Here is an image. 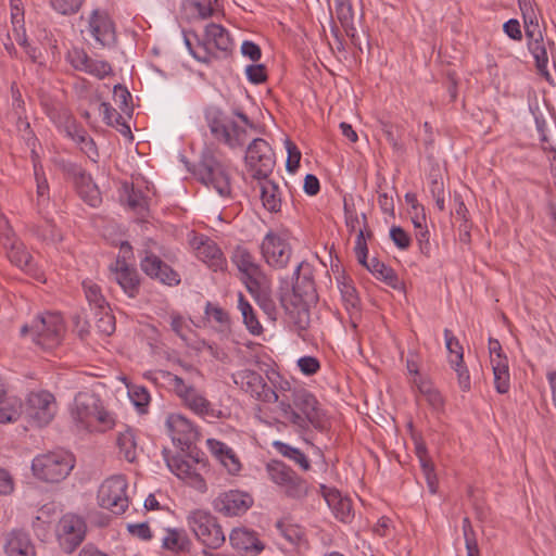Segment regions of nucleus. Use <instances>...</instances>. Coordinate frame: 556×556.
I'll return each instance as SVG.
<instances>
[{
  "mask_svg": "<svg viewBox=\"0 0 556 556\" xmlns=\"http://www.w3.org/2000/svg\"><path fill=\"white\" fill-rule=\"evenodd\" d=\"M276 413L285 424L304 432L314 427L325 431L328 419L317 399L303 388H292L288 381L279 387Z\"/></svg>",
  "mask_w": 556,
  "mask_h": 556,
  "instance_id": "obj_1",
  "label": "nucleus"
},
{
  "mask_svg": "<svg viewBox=\"0 0 556 556\" xmlns=\"http://www.w3.org/2000/svg\"><path fill=\"white\" fill-rule=\"evenodd\" d=\"M204 116L214 139L232 150L245 144L248 128L254 127L248 115L239 110L233 111L237 119L215 106L207 108Z\"/></svg>",
  "mask_w": 556,
  "mask_h": 556,
  "instance_id": "obj_2",
  "label": "nucleus"
},
{
  "mask_svg": "<svg viewBox=\"0 0 556 556\" xmlns=\"http://www.w3.org/2000/svg\"><path fill=\"white\" fill-rule=\"evenodd\" d=\"M65 324L59 313L46 312L38 314L30 324L22 326V337H29L31 342L42 350H52L62 342Z\"/></svg>",
  "mask_w": 556,
  "mask_h": 556,
  "instance_id": "obj_3",
  "label": "nucleus"
},
{
  "mask_svg": "<svg viewBox=\"0 0 556 556\" xmlns=\"http://www.w3.org/2000/svg\"><path fill=\"white\" fill-rule=\"evenodd\" d=\"M198 179L224 199L232 198L230 175L227 166L212 149H205L197 165Z\"/></svg>",
  "mask_w": 556,
  "mask_h": 556,
  "instance_id": "obj_4",
  "label": "nucleus"
},
{
  "mask_svg": "<svg viewBox=\"0 0 556 556\" xmlns=\"http://www.w3.org/2000/svg\"><path fill=\"white\" fill-rule=\"evenodd\" d=\"M163 376L176 395L186 407L203 419H219L223 414L192 384H188L181 377L165 371Z\"/></svg>",
  "mask_w": 556,
  "mask_h": 556,
  "instance_id": "obj_5",
  "label": "nucleus"
},
{
  "mask_svg": "<svg viewBox=\"0 0 556 556\" xmlns=\"http://www.w3.org/2000/svg\"><path fill=\"white\" fill-rule=\"evenodd\" d=\"M0 240L1 244L7 250L9 261L13 265L35 279L43 280V271L34 262L24 242L16 237L8 220L4 218L0 219Z\"/></svg>",
  "mask_w": 556,
  "mask_h": 556,
  "instance_id": "obj_6",
  "label": "nucleus"
},
{
  "mask_svg": "<svg viewBox=\"0 0 556 556\" xmlns=\"http://www.w3.org/2000/svg\"><path fill=\"white\" fill-rule=\"evenodd\" d=\"M74 468V457L63 450L36 456L31 462L34 476L48 483L64 480Z\"/></svg>",
  "mask_w": 556,
  "mask_h": 556,
  "instance_id": "obj_7",
  "label": "nucleus"
},
{
  "mask_svg": "<svg viewBox=\"0 0 556 556\" xmlns=\"http://www.w3.org/2000/svg\"><path fill=\"white\" fill-rule=\"evenodd\" d=\"M187 525L197 540L207 548L217 549L226 541L222 526L208 510L190 511L187 516Z\"/></svg>",
  "mask_w": 556,
  "mask_h": 556,
  "instance_id": "obj_8",
  "label": "nucleus"
},
{
  "mask_svg": "<svg viewBox=\"0 0 556 556\" xmlns=\"http://www.w3.org/2000/svg\"><path fill=\"white\" fill-rule=\"evenodd\" d=\"M266 472L273 483L279 486L287 497L303 500L309 490L308 482L281 460L271 459Z\"/></svg>",
  "mask_w": 556,
  "mask_h": 556,
  "instance_id": "obj_9",
  "label": "nucleus"
},
{
  "mask_svg": "<svg viewBox=\"0 0 556 556\" xmlns=\"http://www.w3.org/2000/svg\"><path fill=\"white\" fill-rule=\"evenodd\" d=\"M128 482L125 476L114 475L106 478L98 490V504L115 515H122L129 506Z\"/></svg>",
  "mask_w": 556,
  "mask_h": 556,
  "instance_id": "obj_10",
  "label": "nucleus"
},
{
  "mask_svg": "<svg viewBox=\"0 0 556 556\" xmlns=\"http://www.w3.org/2000/svg\"><path fill=\"white\" fill-rule=\"evenodd\" d=\"M244 161L248 172L255 180L268 178L276 164L270 144L262 138L253 139L248 146Z\"/></svg>",
  "mask_w": 556,
  "mask_h": 556,
  "instance_id": "obj_11",
  "label": "nucleus"
},
{
  "mask_svg": "<svg viewBox=\"0 0 556 556\" xmlns=\"http://www.w3.org/2000/svg\"><path fill=\"white\" fill-rule=\"evenodd\" d=\"M233 382L245 393L263 403H276L279 389L275 390L264 377L251 369H241L232 374Z\"/></svg>",
  "mask_w": 556,
  "mask_h": 556,
  "instance_id": "obj_12",
  "label": "nucleus"
},
{
  "mask_svg": "<svg viewBox=\"0 0 556 556\" xmlns=\"http://www.w3.org/2000/svg\"><path fill=\"white\" fill-rule=\"evenodd\" d=\"M261 253L270 267L281 269L289 264L292 249L286 235L269 230L262 240Z\"/></svg>",
  "mask_w": 556,
  "mask_h": 556,
  "instance_id": "obj_13",
  "label": "nucleus"
},
{
  "mask_svg": "<svg viewBox=\"0 0 556 556\" xmlns=\"http://www.w3.org/2000/svg\"><path fill=\"white\" fill-rule=\"evenodd\" d=\"M26 414L37 427L49 425L56 414L54 395L46 390L30 392L26 400Z\"/></svg>",
  "mask_w": 556,
  "mask_h": 556,
  "instance_id": "obj_14",
  "label": "nucleus"
},
{
  "mask_svg": "<svg viewBox=\"0 0 556 556\" xmlns=\"http://www.w3.org/2000/svg\"><path fill=\"white\" fill-rule=\"evenodd\" d=\"M87 526L85 520L74 514L64 515L56 526L60 546L66 553L74 552L85 540Z\"/></svg>",
  "mask_w": 556,
  "mask_h": 556,
  "instance_id": "obj_15",
  "label": "nucleus"
},
{
  "mask_svg": "<svg viewBox=\"0 0 556 556\" xmlns=\"http://www.w3.org/2000/svg\"><path fill=\"white\" fill-rule=\"evenodd\" d=\"M87 33L96 43L105 48L116 42L115 24L109 12L104 9H94L88 16Z\"/></svg>",
  "mask_w": 556,
  "mask_h": 556,
  "instance_id": "obj_16",
  "label": "nucleus"
},
{
  "mask_svg": "<svg viewBox=\"0 0 556 556\" xmlns=\"http://www.w3.org/2000/svg\"><path fill=\"white\" fill-rule=\"evenodd\" d=\"M231 261L241 273L242 280L249 292L255 291L257 283H262L265 280L261 266L247 248L237 247L232 252Z\"/></svg>",
  "mask_w": 556,
  "mask_h": 556,
  "instance_id": "obj_17",
  "label": "nucleus"
},
{
  "mask_svg": "<svg viewBox=\"0 0 556 556\" xmlns=\"http://www.w3.org/2000/svg\"><path fill=\"white\" fill-rule=\"evenodd\" d=\"M101 405L98 394L89 391L77 393L71 407V416L80 429H89Z\"/></svg>",
  "mask_w": 556,
  "mask_h": 556,
  "instance_id": "obj_18",
  "label": "nucleus"
},
{
  "mask_svg": "<svg viewBox=\"0 0 556 556\" xmlns=\"http://www.w3.org/2000/svg\"><path fill=\"white\" fill-rule=\"evenodd\" d=\"M252 505L253 498L248 493L238 490L222 492L213 501L215 511L226 517L243 515Z\"/></svg>",
  "mask_w": 556,
  "mask_h": 556,
  "instance_id": "obj_19",
  "label": "nucleus"
},
{
  "mask_svg": "<svg viewBox=\"0 0 556 556\" xmlns=\"http://www.w3.org/2000/svg\"><path fill=\"white\" fill-rule=\"evenodd\" d=\"M166 427L174 444L181 451L189 450L199 438L197 427L180 414H170L166 419Z\"/></svg>",
  "mask_w": 556,
  "mask_h": 556,
  "instance_id": "obj_20",
  "label": "nucleus"
},
{
  "mask_svg": "<svg viewBox=\"0 0 556 556\" xmlns=\"http://www.w3.org/2000/svg\"><path fill=\"white\" fill-rule=\"evenodd\" d=\"M526 36L528 39V49L535 60V66H536L538 72L542 76L548 78L549 73L547 70V64H548L547 45L549 47H553L554 42H552V41L545 42L543 35L540 30V26H539L538 22H531V23L527 24Z\"/></svg>",
  "mask_w": 556,
  "mask_h": 556,
  "instance_id": "obj_21",
  "label": "nucleus"
},
{
  "mask_svg": "<svg viewBox=\"0 0 556 556\" xmlns=\"http://www.w3.org/2000/svg\"><path fill=\"white\" fill-rule=\"evenodd\" d=\"M293 276L294 282L292 285V291H287L281 293V295L314 302L317 299V293L312 266L306 262L299 263Z\"/></svg>",
  "mask_w": 556,
  "mask_h": 556,
  "instance_id": "obj_22",
  "label": "nucleus"
},
{
  "mask_svg": "<svg viewBox=\"0 0 556 556\" xmlns=\"http://www.w3.org/2000/svg\"><path fill=\"white\" fill-rule=\"evenodd\" d=\"M140 267L147 276L164 285L173 287L180 283V275L151 252H144V256L140 261Z\"/></svg>",
  "mask_w": 556,
  "mask_h": 556,
  "instance_id": "obj_23",
  "label": "nucleus"
},
{
  "mask_svg": "<svg viewBox=\"0 0 556 556\" xmlns=\"http://www.w3.org/2000/svg\"><path fill=\"white\" fill-rule=\"evenodd\" d=\"M311 301L292 299L289 295H280V304L283 307L288 323L292 325L294 331L300 337H303V332L309 327V309L308 304Z\"/></svg>",
  "mask_w": 556,
  "mask_h": 556,
  "instance_id": "obj_24",
  "label": "nucleus"
},
{
  "mask_svg": "<svg viewBox=\"0 0 556 556\" xmlns=\"http://www.w3.org/2000/svg\"><path fill=\"white\" fill-rule=\"evenodd\" d=\"M191 245L195 251L197 257L214 271L224 270L226 268V258L214 240L204 235H200L192 239Z\"/></svg>",
  "mask_w": 556,
  "mask_h": 556,
  "instance_id": "obj_25",
  "label": "nucleus"
},
{
  "mask_svg": "<svg viewBox=\"0 0 556 556\" xmlns=\"http://www.w3.org/2000/svg\"><path fill=\"white\" fill-rule=\"evenodd\" d=\"M203 43L212 54V61L218 58L217 52L227 54L233 43L228 30L219 24L211 23L205 26Z\"/></svg>",
  "mask_w": 556,
  "mask_h": 556,
  "instance_id": "obj_26",
  "label": "nucleus"
},
{
  "mask_svg": "<svg viewBox=\"0 0 556 556\" xmlns=\"http://www.w3.org/2000/svg\"><path fill=\"white\" fill-rule=\"evenodd\" d=\"M112 278L119 285L129 298H136L140 291V278L136 268L130 267L125 261L116 260L109 267Z\"/></svg>",
  "mask_w": 556,
  "mask_h": 556,
  "instance_id": "obj_27",
  "label": "nucleus"
},
{
  "mask_svg": "<svg viewBox=\"0 0 556 556\" xmlns=\"http://www.w3.org/2000/svg\"><path fill=\"white\" fill-rule=\"evenodd\" d=\"M3 551L7 556H36V547L29 533L12 529L4 535Z\"/></svg>",
  "mask_w": 556,
  "mask_h": 556,
  "instance_id": "obj_28",
  "label": "nucleus"
},
{
  "mask_svg": "<svg viewBox=\"0 0 556 556\" xmlns=\"http://www.w3.org/2000/svg\"><path fill=\"white\" fill-rule=\"evenodd\" d=\"M206 447L229 475L236 476L241 471L242 464L232 447L217 439H207Z\"/></svg>",
  "mask_w": 556,
  "mask_h": 556,
  "instance_id": "obj_29",
  "label": "nucleus"
},
{
  "mask_svg": "<svg viewBox=\"0 0 556 556\" xmlns=\"http://www.w3.org/2000/svg\"><path fill=\"white\" fill-rule=\"evenodd\" d=\"M77 192L81 200L92 207L100 205L102 198L98 187L92 182L91 177L80 167H71Z\"/></svg>",
  "mask_w": 556,
  "mask_h": 556,
  "instance_id": "obj_30",
  "label": "nucleus"
},
{
  "mask_svg": "<svg viewBox=\"0 0 556 556\" xmlns=\"http://www.w3.org/2000/svg\"><path fill=\"white\" fill-rule=\"evenodd\" d=\"M231 546L238 552L256 555L264 549L263 543L254 531L247 529H233L229 535Z\"/></svg>",
  "mask_w": 556,
  "mask_h": 556,
  "instance_id": "obj_31",
  "label": "nucleus"
},
{
  "mask_svg": "<svg viewBox=\"0 0 556 556\" xmlns=\"http://www.w3.org/2000/svg\"><path fill=\"white\" fill-rule=\"evenodd\" d=\"M116 445L119 455L128 463H136L142 448L138 445L135 429L125 427L117 432Z\"/></svg>",
  "mask_w": 556,
  "mask_h": 556,
  "instance_id": "obj_32",
  "label": "nucleus"
},
{
  "mask_svg": "<svg viewBox=\"0 0 556 556\" xmlns=\"http://www.w3.org/2000/svg\"><path fill=\"white\" fill-rule=\"evenodd\" d=\"M257 181L260 184L263 206L271 213L279 212L281 210L279 186L270 180L269 177Z\"/></svg>",
  "mask_w": 556,
  "mask_h": 556,
  "instance_id": "obj_33",
  "label": "nucleus"
},
{
  "mask_svg": "<svg viewBox=\"0 0 556 556\" xmlns=\"http://www.w3.org/2000/svg\"><path fill=\"white\" fill-rule=\"evenodd\" d=\"M162 547L179 554L190 549L191 541L182 529H166L162 539Z\"/></svg>",
  "mask_w": 556,
  "mask_h": 556,
  "instance_id": "obj_34",
  "label": "nucleus"
},
{
  "mask_svg": "<svg viewBox=\"0 0 556 556\" xmlns=\"http://www.w3.org/2000/svg\"><path fill=\"white\" fill-rule=\"evenodd\" d=\"M67 135L75 141L80 150L93 162L98 161L99 152L94 140L88 135L84 128L76 125L68 126Z\"/></svg>",
  "mask_w": 556,
  "mask_h": 556,
  "instance_id": "obj_35",
  "label": "nucleus"
},
{
  "mask_svg": "<svg viewBox=\"0 0 556 556\" xmlns=\"http://www.w3.org/2000/svg\"><path fill=\"white\" fill-rule=\"evenodd\" d=\"M376 278L382 280L389 287L393 289H397L400 286V279L396 273L389 266H387L383 262L379 261L377 257H372L369 261L366 260V265H364Z\"/></svg>",
  "mask_w": 556,
  "mask_h": 556,
  "instance_id": "obj_36",
  "label": "nucleus"
},
{
  "mask_svg": "<svg viewBox=\"0 0 556 556\" xmlns=\"http://www.w3.org/2000/svg\"><path fill=\"white\" fill-rule=\"evenodd\" d=\"M22 401L13 395L0 396V424H12L18 420L22 414Z\"/></svg>",
  "mask_w": 556,
  "mask_h": 556,
  "instance_id": "obj_37",
  "label": "nucleus"
},
{
  "mask_svg": "<svg viewBox=\"0 0 556 556\" xmlns=\"http://www.w3.org/2000/svg\"><path fill=\"white\" fill-rule=\"evenodd\" d=\"M326 501L338 520L344 523L351 522L354 515L349 498L342 497L339 493H329L326 495Z\"/></svg>",
  "mask_w": 556,
  "mask_h": 556,
  "instance_id": "obj_38",
  "label": "nucleus"
},
{
  "mask_svg": "<svg viewBox=\"0 0 556 556\" xmlns=\"http://www.w3.org/2000/svg\"><path fill=\"white\" fill-rule=\"evenodd\" d=\"M336 15L346 36L354 39L356 36V27L354 25V11L350 0H334Z\"/></svg>",
  "mask_w": 556,
  "mask_h": 556,
  "instance_id": "obj_39",
  "label": "nucleus"
},
{
  "mask_svg": "<svg viewBox=\"0 0 556 556\" xmlns=\"http://www.w3.org/2000/svg\"><path fill=\"white\" fill-rule=\"evenodd\" d=\"M342 301L348 311L358 309L359 298L353 281L344 273L336 277Z\"/></svg>",
  "mask_w": 556,
  "mask_h": 556,
  "instance_id": "obj_40",
  "label": "nucleus"
},
{
  "mask_svg": "<svg viewBox=\"0 0 556 556\" xmlns=\"http://www.w3.org/2000/svg\"><path fill=\"white\" fill-rule=\"evenodd\" d=\"M273 447L281 456L290 459L295 465H298L303 471H307L311 469V463L308 458L300 448L291 446L290 444L285 443L282 441H274Z\"/></svg>",
  "mask_w": 556,
  "mask_h": 556,
  "instance_id": "obj_41",
  "label": "nucleus"
},
{
  "mask_svg": "<svg viewBox=\"0 0 556 556\" xmlns=\"http://www.w3.org/2000/svg\"><path fill=\"white\" fill-rule=\"evenodd\" d=\"M238 308L241 312L243 324L249 332L253 336H260L263 332V327L255 311L241 292L238 295Z\"/></svg>",
  "mask_w": 556,
  "mask_h": 556,
  "instance_id": "obj_42",
  "label": "nucleus"
},
{
  "mask_svg": "<svg viewBox=\"0 0 556 556\" xmlns=\"http://www.w3.org/2000/svg\"><path fill=\"white\" fill-rule=\"evenodd\" d=\"M494 376V387L497 393L506 394L510 389V375L508 359H497V363L491 365Z\"/></svg>",
  "mask_w": 556,
  "mask_h": 556,
  "instance_id": "obj_43",
  "label": "nucleus"
},
{
  "mask_svg": "<svg viewBox=\"0 0 556 556\" xmlns=\"http://www.w3.org/2000/svg\"><path fill=\"white\" fill-rule=\"evenodd\" d=\"M170 471L180 479H200V475L195 472L189 460L181 456H174L167 460Z\"/></svg>",
  "mask_w": 556,
  "mask_h": 556,
  "instance_id": "obj_44",
  "label": "nucleus"
},
{
  "mask_svg": "<svg viewBox=\"0 0 556 556\" xmlns=\"http://www.w3.org/2000/svg\"><path fill=\"white\" fill-rule=\"evenodd\" d=\"M258 306L263 309V312L268 316L269 319L275 320L277 316V308L274 300L270 298L269 293L262 289V283H257V288L255 291L250 292Z\"/></svg>",
  "mask_w": 556,
  "mask_h": 556,
  "instance_id": "obj_45",
  "label": "nucleus"
},
{
  "mask_svg": "<svg viewBox=\"0 0 556 556\" xmlns=\"http://www.w3.org/2000/svg\"><path fill=\"white\" fill-rule=\"evenodd\" d=\"M197 39V43L193 45L189 35L184 34V41L189 51V53L199 62L208 64L212 62V54L208 52L207 48H205L203 40L199 39L195 34H192Z\"/></svg>",
  "mask_w": 556,
  "mask_h": 556,
  "instance_id": "obj_46",
  "label": "nucleus"
},
{
  "mask_svg": "<svg viewBox=\"0 0 556 556\" xmlns=\"http://www.w3.org/2000/svg\"><path fill=\"white\" fill-rule=\"evenodd\" d=\"M83 287L85 290L86 299L91 306H93L97 311L109 309V303L103 296L98 285L92 282H84Z\"/></svg>",
  "mask_w": 556,
  "mask_h": 556,
  "instance_id": "obj_47",
  "label": "nucleus"
},
{
  "mask_svg": "<svg viewBox=\"0 0 556 556\" xmlns=\"http://www.w3.org/2000/svg\"><path fill=\"white\" fill-rule=\"evenodd\" d=\"M85 68H78L77 71L84 72L99 79H103L112 73V66L109 62L102 60H93L87 55V62L83 65Z\"/></svg>",
  "mask_w": 556,
  "mask_h": 556,
  "instance_id": "obj_48",
  "label": "nucleus"
},
{
  "mask_svg": "<svg viewBox=\"0 0 556 556\" xmlns=\"http://www.w3.org/2000/svg\"><path fill=\"white\" fill-rule=\"evenodd\" d=\"M149 201V197L136 187H132L131 190L128 192V206L141 216H144V214L148 212Z\"/></svg>",
  "mask_w": 556,
  "mask_h": 556,
  "instance_id": "obj_49",
  "label": "nucleus"
},
{
  "mask_svg": "<svg viewBox=\"0 0 556 556\" xmlns=\"http://www.w3.org/2000/svg\"><path fill=\"white\" fill-rule=\"evenodd\" d=\"M418 391L422 394L426 401L431 405L434 409H440L443 404V397L441 393L432 387L431 383L427 381H420L417 384Z\"/></svg>",
  "mask_w": 556,
  "mask_h": 556,
  "instance_id": "obj_50",
  "label": "nucleus"
},
{
  "mask_svg": "<svg viewBox=\"0 0 556 556\" xmlns=\"http://www.w3.org/2000/svg\"><path fill=\"white\" fill-rule=\"evenodd\" d=\"M362 220L364 224V228H361L357 232L354 251H355L358 263L361 265H366V260H368L367 258L368 248H367L366 237H365V228L367 226L366 214H362Z\"/></svg>",
  "mask_w": 556,
  "mask_h": 556,
  "instance_id": "obj_51",
  "label": "nucleus"
},
{
  "mask_svg": "<svg viewBox=\"0 0 556 556\" xmlns=\"http://www.w3.org/2000/svg\"><path fill=\"white\" fill-rule=\"evenodd\" d=\"M450 364L457 374V380L460 390L464 392H468L471 388V381L469 370L467 366L464 364V359L459 361L451 357Z\"/></svg>",
  "mask_w": 556,
  "mask_h": 556,
  "instance_id": "obj_52",
  "label": "nucleus"
},
{
  "mask_svg": "<svg viewBox=\"0 0 556 556\" xmlns=\"http://www.w3.org/2000/svg\"><path fill=\"white\" fill-rule=\"evenodd\" d=\"M96 327L98 331L104 336H111L115 331V317L109 309L98 311Z\"/></svg>",
  "mask_w": 556,
  "mask_h": 556,
  "instance_id": "obj_53",
  "label": "nucleus"
},
{
  "mask_svg": "<svg viewBox=\"0 0 556 556\" xmlns=\"http://www.w3.org/2000/svg\"><path fill=\"white\" fill-rule=\"evenodd\" d=\"M51 8L61 15H73L76 14L84 0H49Z\"/></svg>",
  "mask_w": 556,
  "mask_h": 556,
  "instance_id": "obj_54",
  "label": "nucleus"
},
{
  "mask_svg": "<svg viewBox=\"0 0 556 556\" xmlns=\"http://www.w3.org/2000/svg\"><path fill=\"white\" fill-rule=\"evenodd\" d=\"M281 535L291 544H299L303 539V531L299 526L287 525L283 521H278L276 525Z\"/></svg>",
  "mask_w": 556,
  "mask_h": 556,
  "instance_id": "obj_55",
  "label": "nucleus"
},
{
  "mask_svg": "<svg viewBox=\"0 0 556 556\" xmlns=\"http://www.w3.org/2000/svg\"><path fill=\"white\" fill-rule=\"evenodd\" d=\"M285 147L288 153V159L286 163L287 170L289 173H294L300 166L301 151L299 150L296 144L290 139L285 140Z\"/></svg>",
  "mask_w": 556,
  "mask_h": 556,
  "instance_id": "obj_56",
  "label": "nucleus"
},
{
  "mask_svg": "<svg viewBox=\"0 0 556 556\" xmlns=\"http://www.w3.org/2000/svg\"><path fill=\"white\" fill-rule=\"evenodd\" d=\"M99 111L108 126H119L124 117L108 102H101Z\"/></svg>",
  "mask_w": 556,
  "mask_h": 556,
  "instance_id": "obj_57",
  "label": "nucleus"
},
{
  "mask_svg": "<svg viewBox=\"0 0 556 556\" xmlns=\"http://www.w3.org/2000/svg\"><path fill=\"white\" fill-rule=\"evenodd\" d=\"M204 314L207 319L213 320L222 326L228 324L229 321V317L226 311L211 302H206Z\"/></svg>",
  "mask_w": 556,
  "mask_h": 556,
  "instance_id": "obj_58",
  "label": "nucleus"
},
{
  "mask_svg": "<svg viewBox=\"0 0 556 556\" xmlns=\"http://www.w3.org/2000/svg\"><path fill=\"white\" fill-rule=\"evenodd\" d=\"M247 78L254 85H260L266 81L267 72L263 64H251L245 68Z\"/></svg>",
  "mask_w": 556,
  "mask_h": 556,
  "instance_id": "obj_59",
  "label": "nucleus"
},
{
  "mask_svg": "<svg viewBox=\"0 0 556 556\" xmlns=\"http://www.w3.org/2000/svg\"><path fill=\"white\" fill-rule=\"evenodd\" d=\"M444 339H445V346H446L447 351L451 354L455 355L454 359L463 361V358H464L463 346L459 344L458 339L453 334V332L450 329H444Z\"/></svg>",
  "mask_w": 556,
  "mask_h": 556,
  "instance_id": "obj_60",
  "label": "nucleus"
},
{
  "mask_svg": "<svg viewBox=\"0 0 556 556\" xmlns=\"http://www.w3.org/2000/svg\"><path fill=\"white\" fill-rule=\"evenodd\" d=\"M390 238L392 239L393 243L401 250H406L410 245V237L400 226L391 227Z\"/></svg>",
  "mask_w": 556,
  "mask_h": 556,
  "instance_id": "obj_61",
  "label": "nucleus"
},
{
  "mask_svg": "<svg viewBox=\"0 0 556 556\" xmlns=\"http://www.w3.org/2000/svg\"><path fill=\"white\" fill-rule=\"evenodd\" d=\"M87 55L84 49L75 47L67 51L66 61L77 71L78 68H85L83 65L87 62Z\"/></svg>",
  "mask_w": 556,
  "mask_h": 556,
  "instance_id": "obj_62",
  "label": "nucleus"
},
{
  "mask_svg": "<svg viewBox=\"0 0 556 556\" xmlns=\"http://www.w3.org/2000/svg\"><path fill=\"white\" fill-rule=\"evenodd\" d=\"M298 366L306 376L315 375L320 369V363L314 356H303L299 358Z\"/></svg>",
  "mask_w": 556,
  "mask_h": 556,
  "instance_id": "obj_63",
  "label": "nucleus"
},
{
  "mask_svg": "<svg viewBox=\"0 0 556 556\" xmlns=\"http://www.w3.org/2000/svg\"><path fill=\"white\" fill-rule=\"evenodd\" d=\"M113 98L119 109L126 111V109H128V101L131 99V94L126 87L116 85L113 89Z\"/></svg>",
  "mask_w": 556,
  "mask_h": 556,
  "instance_id": "obj_64",
  "label": "nucleus"
}]
</instances>
